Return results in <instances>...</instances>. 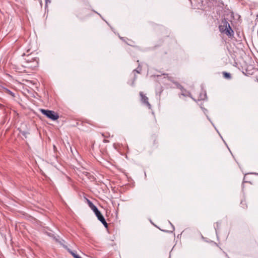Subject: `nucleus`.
Here are the masks:
<instances>
[{"label": "nucleus", "instance_id": "obj_3", "mask_svg": "<svg viewBox=\"0 0 258 258\" xmlns=\"http://www.w3.org/2000/svg\"><path fill=\"white\" fill-rule=\"evenodd\" d=\"M140 95L141 97V101L143 103L146 105L149 108H151V104L148 101V98L145 96L143 92H140Z\"/></svg>", "mask_w": 258, "mask_h": 258}, {"label": "nucleus", "instance_id": "obj_4", "mask_svg": "<svg viewBox=\"0 0 258 258\" xmlns=\"http://www.w3.org/2000/svg\"><path fill=\"white\" fill-rule=\"evenodd\" d=\"M95 215H96V217H97L98 219L103 224V225H104L105 227H107V223L106 222L105 218H104L103 215L100 213V212H99L98 213H96Z\"/></svg>", "mask_w": 258, "mask_h": 258}, {"label": "nucleus", "instance_id": "obj_1", "mask_svg": "<svg viewBox=\"0 0 258 258\" xmlns=\"http://www.w3.org/2000/svg\"><path fill=\"white\" fill-rule=\"evenodd\" d=\"M219 29L221 32H225L228 36H231V34L233 33L229 24L227 22H225L223 26H220Z\"/></svg>", "mask_w": 258, "mask_h": 258}, {"label": "nucleus", "instance_id": "obj_6", "mask_svg": "<svg viewBox=\"0 0 258 258\" xmlns=\"http://www.w3.org/2000/svg\"><path fill=\"white\" fill-rule=\"evenodd\" d=\"M224 76L226 78H230V74L227 73H224Z\"/></svg>", "mask_w": 258, "mask_h": 258}, {"label": "nucleus", "instance_id": "obj_9", "mask_svg": "<svg viewBox=\"0 0 258 258\" xmlns=\"http://www.w3.org/2000/svg\"><path fill=\"white\" fill-rule=\"evenodd\" d=\"M135 71H136L138 73H140V71L138 70H135Z\"/></svg>", "mask_w": 258, "mask_h": 258}, {"label": "nucleus", "instance_id": "obj_2", "mask_svg": "<svg viewBox=\"0 0 258 258\" xmlns=\"http://www.w3.org/2000/svg\"><path fill=\"white\" fill-rule=\"evenodd\" d=\"M41 112L44 115H45L49 118L53 120L57 119L59 116L54 111L48 110H45L41 109H40Z\"/></svg>", "mask_w": 258, "mask_h": 258}, {"label": "nucleus", "instance_id": "obj_7", "mask_svg": "<svg viewBox=\"0 0 258 258\" xmlns=\"http://www.w3.org/2000/svg\"><path fill=\"white\" fill-rule=\"evenodd\" d=\"M45 3L46 4H47L48 3H50V0H45Z\"/></svg>", "mask_w": 258, "mask_h": 258}, {"label": "nucleus", "instance_id": "obj_11", "mask_svg": "<svg viewBox=\"0 0 258 258\" xmlns=\"http://www.w3.org/2000/svg\"><path fill=\"white\" fill-rule=\"evenodd\" d=\"M9 92H10V94H11L12 95H13L12 92H10V91H9Z\"/></svg>", "mask_w": 258, "mask_h": 258}, {"label": "nucleus", "instance_id": "obj_5", "mask_svg": "<svg viewBox=\"0 0 258 258\" xmlns=\"http://www.w3.org/2000/svg\"><path fill=\"white\" fill-rule=\"evenodd\" d=\"M88 203L89 207L93 210L95 214L100 212L98 208L91 201L88 200Z\"/></svg>", "mask_w": 258, "mask_h": 258}, {"label": "nucleus", "instance_id": "obj_10", "mask_svg": "<svg viewBox=\"0 0 258 258\" xmlns=\"http://www.w3.org/2000/svg\"><path fill=\"white\" fill-rule=\"evenodd\" d=\"M180 87H181L180 85H177V87H178V88H180Z\"/></svg>", "mask_w": 258, "mask_h": 258}, {"label": "nucleus", "instance_id": "obj_8", "mask_svg": "<svg viewBox=\"0 0 258 258\" xmlns=\"http://www.w3.org/2000/svg\"><path fill=\"white\" fill-rule=\"evenodd\" d=\"M33 63L34 62V61H36V63H37V64L38 63V61H37L35 59H34V58H33Z\"/></svg>", "mask_w": 258, "mask_h": 258}]
</instances>
